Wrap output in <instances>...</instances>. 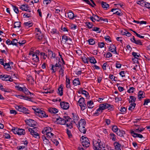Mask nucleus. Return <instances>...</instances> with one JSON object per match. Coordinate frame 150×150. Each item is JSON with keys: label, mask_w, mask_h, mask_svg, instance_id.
<instances>
[{"label": "nucleus", "mask_w": 150, "mask_h": 150, "mask_svg": "<svg viewBox=\"0 0 150 150\" xmlns=\"http://www.w3.org/2000/svg\"><path fill=\"white\" fill-rule=\"evenodd\" d=\"M93 145V149L94 150H101L103 145L100 139H98L97 140H94Z\"/></svg>", "instance_id": "obj_1"}, {"label": "nucleus", "mask_w": 150, "mask_h": 150, "mask_svg": "<svg viewBox=\"0 0 150 150\" xmlns=\"http://www.w3.org/2000/svg\"><path fill=\"white\" fill-rule=\"evenodd\" d=\"M113 106L112 105H111L107 103H105L100 104L98 108L102 112L103 110L109 108H110L111 109H113Z\"/></svg>", "instance_id": "obj_2"}, {"label": "nucleus", "mask_w": 150, "mask_h": 150, "mask_svg": "<svg viewBox=\"0 0 150 150\" xmlns=\"http://www.w3.org/2000/svg\"><path fill=\"white\" fill-rule=\"evenodd\" d=\"M15 108L18 111L23 112L26 114L29 113V112H28L29 110L26 108L23 107L22 105H16L15 107Z\"/></svg>", "instance_id": "obj_3"}, {"label": "nucleus", "mask_w": 150, "mask_h": 150, "mask_svg": "<svg viewBox=\"0 0 150 150\" xmlns=\"http://www.w3.org/2000/svg\"><path fill=\"white\" fill-rule=\"evenodd\" d=\"M81 139L82 141V145L86 148L88 147L90 145V142L88 139L86 137H85L84 136H82L81 137Z\"/></svg>", "instance_id": "obj_4"}, {"label": "nucleus", "mask_w": 150, "mask_h": 150, "mask_svg": "<svg viewBox=\"0 0 150 150\" xmlns=\"http://www.w3.org/2000/svg\"><path fill=\"white\" fill-rule=\"evenodd\" d=\"M78 102L79 103V106L81 107V110L82 111L84 110L86 108L84 98L83 97L81 98Z\"/></svg>", "instance_id": "obj_5"}, {"label": "nucleus", "mask_w": 150, "mask_h": 150, "mask_svg": "<svg viewBox=\"0 0 150 150\" xmlns=\"http://www.w3.org/2000/svg\"><path fill=\"white\" fill-rule=\"evenodd\" d=\"M64 117L66 121L65 125H66L67 127H69L70 129H71L72 127V121L71 119L68 116Z\"/></svg>", "instance_id": "obj_6"}, {"label": "nucleus", "mask_w": 150, "mask_h": 150, "mask_svg": "<svg viewBox=\"0 0 150 150\" xmlns=\"http://www.w3.org/2000/svg\"><path fill=\"white\" fill-rule=\"evenodd\" d=\"M35 127L33 129L31 128H28V130L30 132V134L32 135L35 138H39V134L38 133H37L35 129Z\"/></svg>", "instance_id": "obj_7"}, {"label": "nucleus", "mask_w": 150, "mask_h": 150, "mask_svg": "<svg viewBox=\"0 0 150 150\" xmlns=\"http://www.w3.org/2000/svg\"><path fill=\"white\" fill-rule=\"evenodd\" d=\"M25 121L26 124L30 127H33L36 125V122L33 120L30 119L27 120Z\"/></svg>", "instance_id": "obj_8"}, {"label": "nucleus", "mask_w": 150, "mask_h": 150, "mask_svg": "<svg viewBox=\"0 0 150 150\" xmlns=\"http://www.w3.org/2000/svg\"><path fill=\"white\" fill-rule=\"evenodd\" d=\"M60 106L61 108L64 110H67L69 107V103L64 101L60 102Z\"/></svg>", "instance_id": "obj_9"}, {"label": "nucleus", "mask_w": 150, "mask_h": 150, "mask_svg": "<svg viewBox=\"0 0 150 150\" xmlns=\"http://www.w3.org/2000/svg\"><path fill=\"white\" fill-rule=\"evenodd\" d=\"M0 77L2 79V80L5 81H11L13 80L11 76L7 75H1Z\"/></svg>", "instance_id": "obj_10"}, {"label": "nucleus", "mask_w": 150, "mask_h": 150, "mask_svg": "<svg viewBox=\"0 0 150 150\" xmlns=\"http://www.w3.org/2000/svg\"><path fill=\"white\" fill-rule=\"evenodd\" d=\"M65 16H67L68 17L71 19H73L74 17H76V16L74 15V14L71 11L66 13H65Z\"/></svg>", "instance_id": "obj_11"}, {"label": "nucleus", "mask_w": 150, "mask_h": 150, "mask_svg": "<svg viewBox=\"0 0 150 150\" xmlns=\"http://www.w3.org/2000/svg\"><path fill=\"white\" fill-rule=\"evenodd\" d=\"M56 121L57 124L61 125H65L66 122L65 119L61 117L56 118Z\"/></svg>", "instance_id": "obj_12"}, {"label": "nucleus", "mask_w": 150, "mask_h": 150, "mask_svg": "<svg viewBox=\"0 0 150 150\" xmlns=\"http://www.w3.org/2000/svg\"><path fill=\"white\" fill-rule=\"evenodd\" d=\"M86 123L84 120H81L78 122L77 125L79 126V127H85Z\"/></svg>", "instance_id": "obj_13"}, {"label": "nucleus", "mask_w": 150, "mask_h": 150, "mask_svg": "<svg viewBox=\"0 0 150 150\" xmlns=\"http://www.w3.org/2000/svg\"><path fill=\"white\" fill-rule=\"evenodd\" d=\"M109 49L110 51L111 52L118 54L116 51V47L114 45H112L110 46Z\"/></svg>", "instance_id": "obj_14"}, {"label": "nucleus", "mask_w": 150, "mask_h": 150, "mask_svg": "<svg viewBox=\"0 0 150 150\" xmlns=\"http://www.w3.org/2000/svg\"><path fill=\"white\" fill-rule=\"evenodd\" d=\"M130 133L132 135V136L134 137H138L140 138H142L143 137V136L140 134H138L134 132V131L132 130H131L130 131Z\"/></svg>", "instance_id": "obj_15"}, {"label": "nucleus", "mask_w": 150, "mask_h": 150, "mask_svg": "<svg viewBox=\"0 0 150 150\" xmlns=\"http://www.w3.org/2000/svg\"><path fill=\"white\" fill-rule=\"evenodd\" d=\"M21 22L19 21L16 22H15L13 28L16 29V30L17 32H18L19 30H17L16 29L19 28L21 27Z\"/></svg>", "instance_id": "obj_16"}, {"label": "nucleus", "mask_w": 150, "mask_h": 150, "mask_svg": "<svg viewBox=\"0 0 150 150\" xmlns=\"http://www.w3.org/2000/svg\"><path fill=\"white\" fill-rule=\"evenodd\" d=\"M145 93L141 91H139L138 93L137 96L138 99L140 100L142 98H143L145 97Z\"/></svg>", "instance_id": "obj_17"}, {"label": "nucleus", "mask_w": 150, "mask_h": 150, "mask_svg": "<svg viewBox=\"0 0 150 150\" xmlns=\"http://www.w3.org/2000/svg\"><path fill=\"white\" fill-rule=\"evenodd\" d=\"M63 85L61 84L58 88L57 93H58L61 96H62L63 95Z\"/></svg>", "instance_id": "obj_18"}, {"label": "nucleus", "mask_w": 150, "mask_h": 150, "mask_svg": "<svg viewBox=\"0 0 150 150\" xmlns=\"http://www.w3.org/2000/svg\"><path fill=\"white\" fill-rule=\"evenodd\" d=\"M73 115L72 118L73 119V122L75 123L78 121L79 119V117L77 115L76 113H72Z\"/></svg>", "instance_id": "obj_19"}, {"label": "nucleus", "mask_w": 150, "mask_h": 150, "mask_svg": "<svg viewBox=\"0 0 150 150\" xmlns=\"http://www.w3.org/2000/svg\"><path fill=\"white\" fill-rule=\"evenodd\" d=\"M32 60L35 63L38 62L40 61V59L38 56L37 55L33 54Z\"/></svg>", "instance_id": "obj_20"}, {"label": "nucleus", "mask_w": 150, "mask_h": 150, "mask_svg": "<svg viewBox=\"0 0 150 150\" xmlns=\"http://www.w3.org/2000/svg\"><path fill=\"white\" fill-rule=\"evenodd\" d=\"M48 57H50L51 58H54L55 57V54L52 51L48 50Z\"/></svg>", "instance_id": "obj_21"}, {"label": "nucleus", "mask_w": 150, "mask_h": 150, "mask_svg": "<svg viewBox=\"0 0 150 150\" xmlns=\"http://www.w3.org/2000/svg\"><path fill=\"white\" fill-rule=\"evenodd\" d=\"M37 115L39 117H47V115H46V114L45 111L41 110L39 114H37Z\"/></svg>", "instance_id": "obj_22"}, {"label": "nucleus", "mask_w": 150, "mask_h": 150, "mask_svg": "<svg viewBox=\"0 0 150 150\" xmlns=\"http://www.w3.org/2000/svg\"><path fill=\"white\" fill-rule=\"evenodd\" d=\"M61 62L59 61L57 63H56L55 65L54 64H51V66L52 67V69H53V67H57L58 68H60L63 65H61Z\"/></svg>", "instance_id": "obj_23"}, {"label": "nucleus", "mask_w": 150, "mask_h": 150, "mask_svg": "<svg viewBox=\"0 0 150 150\" xmlns=\"http://www.w3.org/2000/svg\"><path fill=\"white\" fill-rule=\"evenodd\" d=\"M115 149L116 150H120V144L118 142H115L114 143Z\"/></svg>", "instance_id": "obj_24"}, {"label": "nucleus", "mask_w": 150, "mask_h": 150, "mask_svg": "<svg viewBox=\"0 0 150 150\" xmlns=\"http://www.w3.org/2000/svg\"><path fill=\"white\" fill-rule=\"evenodd\" d=\"M36 37L39 41H41L43 38L42 34L41 33H38L36 34Z\"/></svg>", "instance_id": "obj_25"}, {"label": "nucleus", "mask_w": 150, "mask_h": 150, "mask_svg": "<svg viewBox=\"0 0 150 150\" xmlns=\"http://www.w3.org/2000/svg\"><path fill=\"white\" fill-rule=\"evenodd\" d=\"M53 130V129L50 127H46L44 129L43 132H44L45 133H51V132Z\"/></svg>", "instance_id": "obj_26"}, {"label": "nucleus", "mask_w": 150, "mask_h": 150, "mask_svg": "<svg viewBox=\"0 0 150 150\" xmlns=\"http://www.w3.org/2000/svg\"><path fill=\"white\" fill-rule=\"evenodd\" d=\"M4 68L7 71H9L11 69V68L10 66L9 63H5L3 65Z\"/></svg>", "instance_id": "obj_27"}, {"label": "nucleus", "mask_w": 150, "mask_h": 150, "mask_svg": "<svg viewBox=\"0 0 150 150\" xmlns=\"http://www.w3.org/2000/svg\"><path fill=\"white\" fill-rule=\"evenodd\" d=\"M49 112L51 113L55 114L57 113L58 110L55 108H51L49 110Z\"/></svg>", "instance_id": "obj_28"}, {"label": "nucleus", "mask_w": 150, "mask_h": 150, "mask_svg": "<svg viewBox=\"0 0 150 150\" xmlns=\"http://www.w3.org/2000/svg\"><path fill=\"white\" fill-rule=\"evenodd\" d=\"M68 38L65 35H63L62 36V40L61 41V43L65 44L68 41Z\"/></svg>", "instance_id": "obj_29"}, {"label": "nucleus", "mask_w": 150, "mask_h": 150, "mask_svg": "<svg viewBox=\"0 0 150 150\" xmlns=\"http://www.w3.org/2000/svg\"><path fill=\"white\" fill-rule=\"evenodd\" d=\"M117 134L120 136V137H123L124 134H125V132L123 130H121L119 129L118 131L116 133Z\"/></svg>", "instance_id": "obj_30"}, {"label": "nucleus", "mask_w": 150, "mask_h": 150, "mask_svg": "<svg viewBox=\"0 0 150 150\" xmlns=\"http://www.w3.org/2000/svg\"><path fill=\"white\" fill-rule=\"evenodd\" d=\"M110 139L113 141H115L117 140L116 135L112 133H111L110 134Z\"/></svg>", "instance_id": "obj_31"}, {"label": "nucleus", "mask_w": 150, "mask_h": 150, "mask_svg": "<svg viewBox=\"0 0 150 150\" xmlns=\"http://www.w3.org/2000/svg\"><path fill=\"white\" fill-rule=\"evenodd\" d=\"M87 105L88 108H92L94 106L93 102L91 100L88 101L87 103Z\"/></svg>", "instance_id": "obj_32"}, {"label": "nucleus", "mask_w": 150, "mask_h": 150, "mask_svg": "<svg viewBox=\"0 0 150 150\" xmlns=\"http://www.w3.org/2000/svg\"><path fill=\"white\" fill-rule=\"evenodd\" d=\"M73 83L74 85L75 86H77L79 85L80 84V83L79 80L78 78L75 79L73 81Z\"/></svg>", "instance_id": "obj_33"}, {"label": "nucleus", "mask_w": 150, "mask_h": 150, "mask_svg": "<svg viewBox=\"0 0 150 150\" xmlns=\"http://www.w3.org/2000/svg\"><path fill=\"white\" fill-rule=\"evenodd\" d=\"M101 5L103 8H105V10H107L109 7V5L106 2H103L101 3Z\"/></svg>", "instance_id": "obj_34"}, {"label": "nucleus", "mask_w": 150, "mask_h": 150, "mask_svg": "<svg viewBox=\"0 0 150 150\" xmlns=\"http://www.w3.org/2000/svg\"><path fill=\"white\" fill-rule=\"evenodd\" d=\"M44 134H46L47 137L48 139H49L50 140H52V138L53 137L54 134L51 132L48 133H45Z\"/></svg>", "instance_id": "obj_35"}, {"label": "nucleus", "mask_w": 150, "mask_h": 150, "mask_svg": "<svg viewBox=\"0 0 150 150\" xmlns=\"http://www.w3.org/2000/svg\"><path fill=\"white\" fill-rule=\"evenodd\" d=\"M42 138L44 144H47L50 143V142L49 141V139H48L47 137L43 136Z\"/></svg>", "instance_id": "obj_36"}, {"label": "nucleus", "mask_w": 150, "mask_h": 150, "mask_svg": "<svg viewBox=\"0 0 150 150\" xmlns=\"http://www.w3.org/2000/svg\"><path fill=\"white\" fill-rule=\"evenodd\" d=\"M25 134V132L24 129L18 128V134L19 135H23Z\"/></svg>", "instance_id": "obj_37"}, {"label": "nucleus", "mask_w": 150, "mask_h": 150, "mask_svg": "<svg viewBox=\"0 0 150 150\" xmlns=\"http://www.w3.org/2000/svg\"><path fill=\"white\" fill-rule=\"evenodd\" d=\"M136 105V104L134 103H131L129 105L128 109L129 110L132 111V110L135 108Z\"/></svg>", "instance_id": "obj_38"}, {"label": "nucleus", "mask_w": 150, "mask_h": 150, "mask_svg": "<svg viewBox=\"0 0 150 150\" xmlns=\"http://www.w3.org/2000/svg\"><path fill=\"white\" fill-rule=\"evenodd\" d=\"M64 66H63L60 68V69L59 71V74L62 76H63L64 75Z\"/></svg>", "instance_id": "obj_39"}, {"label": "nucleus", "mask_w": 150, "mask_h": 150, "mask_svg": "<svg viewBox=\"0 0 150 150\" xmlns=\"http://www.w3.org/2000/svg\"><path fill=\"white\" fill-rule=\"evenodd\" d=\"M70 79L67 78V77H66V87L67 88H70Z\"/></svg>", "instance_id": "obj_40"}, {"label": "nucleus", "mask_w": 150, "mask_h": 150, "mask_svg": "<svg viewBox=\"0 0 150 150\" xmlns=\"http://www.w3.org/2000/svg\"><path fill=\"white\" fill-rule=\"evenodd\" d=\"M85 24L86 26H87L88 28L89 29L92 28L93 25V24L92 23L89 22H86L85 23Z\"/></svg>", "instance_id": "obj_41"}, {"label": "nucleus", "mask_w": 150, "mask_h": 150, "mask_svg": "<svg viewBox=\"0 0 150 150\" xmlns=\"http://www.w3.org/2000/svg\"><path fill=\"white\" fill-rule=\"evenodd\" d=\"M129 98L130 100H129V103H134L135 102L136 100V98L135 97L133 96H130L129 97Z\"/></svg>", "instance_id": "obj_42"}, {"label": "nucleus", "mask_w": 150, "mask_h": 150, "mask_svg": "<svg viewBox=\"0 0 150 150\" xmlns=\"http://www.w3.org/2000/svg\"><path fill=\"white\" fill-rule=\"evenodd\" d=\"M24 25L26 27H29L32 26L33 25V23L30 22V21L24 23Z\"/></svg>", "instance_id": "obj_43"}, {"label": "nucleus", "mask_w": 150, "mask_h": 150, "mask_svg": "<svg viewBox=\"0 0 150 150\" xmlns=\"http://www.w3.org/2000/svg\"><path fill=\"white\" fill-rule=\"evenodd\" d=\"M112 130L114 132L116 133L119 130L117 127L115 125H113L112 126Z\"/></svg>", "instance_id": "obj_44"}, {"label": "nucleus", "mask_w": 150, "mask_h": 150, "mask_svg": "<svg viewBox=\"0 0 150 150\" xmlns=\"http://www.w3.org/2000/svg\"><path fill=\"white\" fill-rule=\"evenodd\" d=\"M41 58H42L44 60L47 57V55L44 52L40 53Z\"/></svg>", "instance_id": "obj_45"}, {"label": "nucleus", "mask_w": 150, "mask_h": 150, "mask_svg": "<svg viewBox=\"0 0 150 150\" xmlns=\"http://www.w3.org/2000/svg\"><path fill=\"white\" fill-rule=\"evenodd\" d=\"M89 60L90 62L93 64H95L97 62L95 58L93 57H91L89 58Z\"/></svg>", "instance_id": "obj_46"}, {"label": "nucleus", "mask_w": 150, "mask_h": 150, "mask_svg": "<svg viewBox=\"0 0 150 150\" xmlns=\"http://www.w3.org/2000/svg\"><path fill=\"white\" fill-rule=\"evenodd\" d=\"M23 92L26 95H29L30 94L31 95V93L29 91L28 89L25 87H24V88H23Z\"/></svg>", "instance_id": "obj_47"}, {"label": "nucleus", "mask_w": 150, "mask_h": 150, "mask_svg": "<svg viewBox=\"0 0 150 150\" xmlns=\"http://www.w3.org/2000/svg\"><path fill=\"white\" fill-rule=\"evenodd\" d=\"M79 129L81 133H83V134H85L86 133V130L85 127H79Z\"/></svg>", "instance_id": "obj_48"}, {"label": "nucleus", "mask_w": 150, "mask_h": 150, "mask_svg": "<svg viewBox=\"0 0 150 150\" xmlns=\"http://www.w3.org/2000/svg\"><path fill=\"white\" fill-rule=\"evenodd\" d=\"M120 113L122 114H124L126 112V109L124 107H121L120 109Z\"/></svg>", "instance_id": "obj_49"}, {"label": "nucleus", "mask_w": 150, "mask_h": 150, "mask_svg": "<svg viewBox=\"0 0 150 150\" xmlns=\"http://www.w3.org/2000/svg\"><path fill=\"white\" fill-rule=\"evenodd\" d=\"M18 40L16 39H13L11 42V45H13L17 46L18 45Z\"/></svg>", "instance_id": "obj_50"}, {"label": "nucleus", "mask_w": 150, "mask_h": 150, "mask_svg": "<svg viewBox=\"0 0 150 150\" xmlns=\"http://www.w3.org/2000/svg\"><path fill=\"white\" fill-rule=\"evenodd\" d=\"M102 112L100 111L98 108L96 110L95 112L93 114V115L94 116H98Z\"/></svg>", "instance_id": "obj_51"}, {"label": "nucleus", "mask_w": 150, "mask_h": 150, "mask_svg": "<svg viewBox=\"0 0 150 150\" xmlns=\"http://www.w3.org/2000/svg\"><path fill=\"white\" fill-rule=\"evenodd\" d=\"M144 128H140L139 127H138L137 129H136L135 130H134V131L138 133H140L142 131H143L144 130Z\"/></svg>", "instance_id": "obj_52"}, {"label": "nucleus", "mask_w": 150, "mask_h": 150, "mask_svg": "<svg viewBox=\"0 0 150 150\" xmlns=\"http://www.w3.org/2000/svg\"><path fill=\"white\" fill-rule=\"evenodd\" d=\"M82 60L85 63H88L89 60V58H86L85 57H83L82 58Z\"/></svg>", "instance_id": "obj_53"}, {"label": "nucleus", "mask_w": 150, "mask_h": 150, "mask_svg": "<svg viewBox=\"0 0 150 150\" xmlns=\"http://www.w3.org/2000/svg\"><path fill=\"white\" fill-rule=\"evenodd\" d=\"M88 41L89 44L90 45H93L95 43V41L93 39H90L88 40Z\"/></svg>", "instance_id": "obj_54"}, {"label": "nucleus", "mask_w": 150, "mask_h": 150, "mask_svg": "<svg viewBox=\"0 0 150 150\" xmlns=\"http://www.w3.org/2000/svg\"><path fill=\"white\" fill-rule=\"evenodd\" d=\"M150 103V99H146L144 100L143 105H147L148 104Z\"/></svg>", "instance_id": "obj_55"}, {"label": "nucleus", "mask_w": 150, "mask_h": 150, "mask_svg": "<svg viewBox=\"0 0 150 150\" xmlns=\"http://www.w3.org/2000/svg\"><path fill=\"white\" fill-rule=\"evenodd\" d=\"M33 109L34 110V112L35 113L36 115H37V114H39L40 112L41 111V110L39 109L38 108L34 109L33 108Z\"/></svg>", "instance_id": "obj_56"}, {"label": "nucleus", "mask_w": 150, "mask_h": 150, "mask_svg": "<svg viewBox=\"0 0 150 150\" xmlns=\"http://www.w3.org/2000/svg\"><path fill=\"white\" fill-rule=\"evenodd\" d=\"M93 16L94 18V20L98 22L99 21V17L96 15L93 14Z\"/></svg>", "instance_id": "obj_57"}, {"label": "nucleus", "mask_w": 150, "mask_h": 150, "mask_svg": "<svg viewBox=\"0 0 150 150\" xmlns=\"http://www.w3.org/2000/svg\"><path fill=\"white\" fill-rule=\"evenodd\" d=\"M143 5H144L145 7L147 8H150V3L146 1L144 2Z\"/></svg>", "instance_id": "obj_58"}, {"label": "nucleus", "mask_w": 150, "mask_h": 150, "mask_svg": "<svg viewBox=\"0 0 150 150\" xmlns=\"http://www.w3.org/2000/svg\"><path fill=\"white\" fill-rule=\"evenodd\" d=\"M12 6L15 12L17 14L18 13L19 11L18 8L16 6H13V5H12Z\"/></svg>", "instance_id": "obj_59"}, {"label": "nucleus", "mask_w": 150, "mask_h": 150, "mask_svg": "<svg viewBox=\"0 0 150 150\" xmlns=\"http://www.w3.org/2000/svg\"><path fill=\"white\" fill-rule=\"evenodd\" d=\"M16 88H17V89L20 91L23 92V88H24V87H22L19 85H18L16 86Z\"/></svg>", "instance_id": "obj_60"}, {"label": "nucleus", "mask_w": 150, "mask_h": 150, "mask_svg": "<svg viewBox=\"0 0 150 150\" xmlns=\"http://www.w3.org/2000/svg\"><path fill=\"white\" fill-rule=\"evenodd\" d=\"M50 32L53 34H58L59 32L57 31V30L55 28L52 29L51 30Z\"/></svg>", "instance_id": "obj_61"}, {"label": "nucleus", "mask_w": 150, "mask_h": 150, "mask_svg": "<svg viewBox=\"0 0 150 150\" xmlns=\"http://www.w3.org/2000/svg\"><path fill=\"white\" fill-rule=\"evenodd\" d=\"M104 55L107 58H109L112 56V54L109 52H108L106 54H104Z\"/></svg>", "instance_id": "obj_62"}, {"label": "nucleus", "mask_w": 150, "mask_h": 150, "mask_svg": "<svg viewBox=\"0 0 150 150\" xmlns=\"http://www.w3.org/2000/svg\"><path fill=\"white\" fill-rule=\"evenodd\" d=\"M67 133L69 138H71L72 137V135L71 132L68 129H67Z\"/></svg>", "instance_id": "obj_63"}, {"label": "nucleus", "mask_w": 150, "mask_h": 150, "mask_svg": "<svg viewBox=\"0 0 150 150\" xmlns=\"http://www.w3.org/2000/svg\"><path fill=\"white\" fill-rule=\"evenodd\" d=\"M135 88L133 87H131L128 90L127 92L129 93H133L134 92V90H135Z\"/></svg>", "instance_id": "obj_64"}]
</instances>
